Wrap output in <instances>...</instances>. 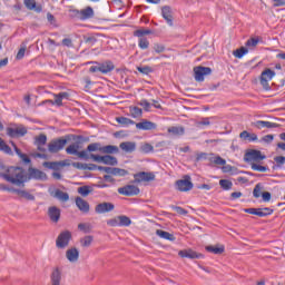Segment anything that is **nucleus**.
<instances>
[{
	"instance_id": "13d9d810",
	"label": "nucleus",
	"mask_w": 285,
	"mask_h": 285,
	"mask_svg": "<svg viewBox=\"0 0 285 285\" xmlns=\"http://www.w3.org/2000/svg\"><path fill=\"white\" fill-rule=\"evenodd\" d=\"M47 20L51 26L57 28V20L55 19V16L52 13H47Z\"/></svg>"
},
{
	"instance_id": "ddd939ff",
	"label": "nucleus",
	"mask_w": 285,
	"mask_h": 285,
	"mask_svg": "<svg viewBox=\"0 0 285 285\" xmlns=\"http://www.w3.org/2000/svg\"><path fill=\"white\" fill-rule=\"evenodd\" d=\"M161 17L165 19L166 23L169 24L170 27L175 26L173 22V8L169 6H164L161 8Z\"/></svg>"
},
{
	"instance_id": "c756f323",
	"label": "nucleus",
	"mask_w": 285,
	"mask_h": 285,
	"mask_svg": "<svg viewBox=\"0 0 285 285\" xmlns=\"http://www.w3.org/2000/svg\"><path fill=\"white\" fill-rule=\"evenodd\" d=\"M117 124H120L124 128H128V126H135V120L127 117H117Z\"/></svg>"
},
{
	"instance_id": "ea45409f",
	"label": "nucleus",
	"mask_w": 285,
	"mask_h": 285,
	"mask_svg": "<svg viewBox=\"0 0 285 285\" xmlns=\"http://www.w3.org/2000/svg\"><path fill=\"white\" fill-rule=\"evenodd\" d=\"M233 55L234 57H236V59H242L244 55H248V49H246L245 47H242L239 49L234 50Z\"/></svg>"
},
{
	"instance_id": "37998d69",
	"label": "nucleus",
	"mask_w": 285,
	"mask_h": 285,
	"mask_svg": "<svg viewBox=\"0 0 285 285\" xmlns=\"http://www.w3.org/2000/svg\"><path fill=\"white\" fill-rule=\"evenodd\" d=\"M219 186L223 188V190H230V188H233V181L228 179H220Z\"/></svg>"
},
{
	"instance_id": "bb28decb",
	"label": "nucleus",
	"mask_w": 285,
	"mask_h": 285,
	"mask_svg": "<svg viewBox=\"0 0 285 285\" xmlns=\"http://www.w3.org/2000/svg\"><path fill=\"white\" fill-rule=\"evenodd\" d=\"M11 146L14 149V153L18 155V157H20V159L24 163V164H30V157H28V155L21 153V149H19V147H17V145L11 141Z\"/></svg>"
},
{
	"instance_id": "5701e85b",
	"label": "nucleus",
	"mask_w": 285,
	"mask_h": 285,
	"mask_svg": "<svg viewBox=\"0 0 285 285\" xmlns=\"http://www.w3.org/2000/svg\"><path fill=\"white\" fill-rule=\"evenodd\" d=\"M51 197L59 199V202H68V199H70L68 193L61 191V189H55L53 191H51Z\"/></svg>"
},
{
	"instance_id": "e433bc0d",
	"label": "nucleus",
	"mask_w": 285,
	"mask_h": 285,
	"mask_svg": "<svg viewBox=\"0 0 285 285\" xmlns=\"http://www.w3.org/2000/svg\"><path fill=\"white\" fill-rule=\"evenodd\" d=\"M129 112L134 119H137L144 115V111L139 107H130Z\"/></svg>"
},
{
	"instance_id": "49530a36",
	"label": "nucleus",
	"mask_w": 285,
	"mask_h": 285,
	"mask_svg": "<svg viewBox=\"0 0 285 285\" xmlns=\"http://www.w3.org/2000/svg\"><path fill=\"white\" fill-rule=\"evenodd\" d=\"M79 195L82 197H88L90 195V188L88 186H82L78 188Z\"/></svg>"
},
{
	"instance_id": "338daca9",
	"label": "nucleus",
	"mask_w": 285,
	"mask_h": 285,
	"mask_svg": "<svg viewBox=\"0 0 285 285\" xmlns=\"http://www.w3.org/2000/svg\"><path fill=\"white\" fill-rule=\"evenodd\" d=\"M7 135H8L9 137H18V136H17V128H11V127H9V128L7 129Z\"/></svg>"
},
{
	"instance_id": "6e6552de",
	"label": "nucleus",
	"mask_w": 285,
	"mask_h": 285,
	"mask_svg": "<svg viewBox=\"0 0 285 285\" xmlns=\"http://www.w3.org/2000/svg\"><path fill=\"white\" fill-rule=\"evenodd\" d=\"M135 184H142L144 181H155V173L140 171L134 175Z\"/></svg>"
},
{
	"instance_id": "c85d7f7f",
	"label": "nucleus",
	"mask_w": 285,
	"mask_h": 285,
	"mask_svg": "<svg viewBox=\"0 0 285 285\" xmlns=\"http://www.w3.org/2000/svg\"><path fill=\"white\" fill-rule=\"evenodd\" d=\"M156 235L158 237H160L161 239H167V242H175V235L168 233V232H165V230H161V229H157L156 230Z\"/></svg>"
},
{
	"instance_id": "2eb2a0df",
	"label": "nucleus",
	"mask_w": 285,
	"mask_h": 285,
	"mask_svg": "<svg viewBox=\"0 0 285 285\" xmlns=\"http://www.w3.org/2000/svg\"><path fill=\"white\" fill-rule=\"evenodd\" d=\"M273 77H275V71L272 69H265L262 75H261V83L263 85L264 88L268 86V81L273 80Z\"/></svg>"
},
{
	"instance_id": "6ab92c4d",
	"label": "nucleus",
	"mask_w": 285,
	"mask_h": 285,
	"mask_svg": "<svg viewBox=\"0 0 285 285\" xmlns=\"http://www.w3.org/2000/svg\"><path fill=\"white\" fill-rule=\"evenodd\" d=\"M63 166H70V164L66 163V160L43 163V167L49 168L50 170H59L60 168H63Z\"/></svg>"
},
{
	"instance_id": "864d4df0",
	"label": "nucleus",
	"mask_w": 285,
	"mask_h": 285,
	"mask_svg": "<svg viewBox=\"0 0 285 285\" xmlns=\"http://www.w3.org/2000/svg\"><path fill=\"white\" fill-rule=\"evenodd\" d=\"M120 217V226H130L132 224V220H130V217L128 216H119Z\"/></svg>"
},
{
	"instance_id": "412c9836",
	"label": "nucleus",
	"mask_w": 285,
	"mask_h": 285,
	"mask_svg": "<svg viewBox=\"0 0 285 285\" xmlns=\"http://www.w3.org/2000/svg\"><path fill=\"white\" fill-rule=\"evenodd\" d=\"M179 257H187L188 259H200L202 254L193 249H184L178 253Z\"/></svg>"
},
{
	"instance_id": "7c9ffc66",
	"label": "nucleus",
	"mask_w": 285,
	"mask_h": 285,
	"mask_svg": "<svg viewBox=\"0 0 285 285\" xmlns=\"http://www.w3.org/2000/svg\"><path fill=\"white\" fill-rule=\"evenodd\" d=\"M101 153H105L106 155H115L119 153V147L115 145H107L101 148Z\"/></svg>"
},
{
	"instance_id": "f3484780",
	"label": "nucleus",
	"mask_w": 285,
	"mask_h": 285,
	"mask_svg": "<svg viewBox=\"0 0 285 285\" xmlns=\"http://www.w3.org/2000/svg\"><path fill=\"white\" fill-rule=\"evenodd\" d=\"M136 128L138 130H156L157 124H155L150 120L144 119L142 121L136 124Z\"/></svg>"
},
{
	"instance_id": "0eeeda50",
	"label": "nucleus",
	"mask_w": 285,
	"mask_h": 285,
	"mask_svg": "<svg viewBox=\"0 0 285 285\" xmlns=\"http://www.w3.org/2000/svg\"><path fill=\"white\" fill-rule=\"evenodd\" d=\"M73 17H77L80 21H87V19L95 17V10L91 7H87L82 10H73Z\"/></svg>"
},
{
	"instance_id": "bf43d9fd",
	"label": "nucleus",
	"mask_w": 285,
	"mask_h": 285,
	"mask_svg": "<svg viewBox=\"0 0 285 285\" xmlns=\"http://www.w3.org/2000/svg\"><path fill=\"white\" fill-rule=\"evenodd\" d=\"M78 228L79 230H82V233H90V225L88 224L81 223L78 225Z\"/></svg>"
},
{
	"instance_id": "4d7b16f0",
	"label": "nucleus",
	"mask_w": 285,
	"mask_h": 285,
	"mask_svg": "<svg viewBox=\"0 0 285 285\" xmlns=\"http://www.w3.org/2000/svg\"><path fill=\"white\" fill-rule=\"evenodd\" d=\"M139 106H141L144 108V110H146L147 112L151 108L150 102H148V100H146V99L140 100Z\"/></svg>"
},
{
	"instance_id": "39448f33",
	"label": "nucleus",
	"mask_w": 285,
	"mask_h": 285,
	"mask_svg": "<svg viewBox=\"0 0 285 285\" xmlns=\"http://www.w3.org/2000/svg\"><path fill=\"white\" fill-rule=\"evenodd\" d=\"M70 239H72V233L69 230L60 233L56 239L57 248H66L70 244Z\"/></svg>"
},
{
	"instance_id": "9d476101",
	"label": "nucleus",
	"mask_w": 285,
	"mask_h": 285,
	"mask_svg": "<svg viewBox=\"0 0 285 285\" xmlns=\"http://www.w3.org/2000/svg\"><path fill=\"white\" fill-rule=\"evenodd\" d=\"M118 193L119 195H125L126 197H132L134 195H139V187L135 185H127L118 188Z\"/></svg>"
},
{
	"instance_id": "c03bdc74",
	"label": "nucleus",
	"mask_w": 285,
	"mask_h": 285,
	"mask_svg": "<svg viewBox=\"0 0 285 285\" xmlns=\"http://www.w3.org/2000/svg\"><path fill=\"white\" fill-rule=\"evenodd\" d=\"M252 170H256L257 173H266L268 171V167L258 165L257 163L250 165Z\"/></svg>"
},
{
	"instance_id": "3c124183",
	"label": "nucleus",
	"mask_w": 285,
	"mask_h": 285,
	"mask_svg": "<svg viewBox=\"0 0 285 285\" xmlns=\"http://www.w3.org/2000/svg\"><path fill=\"white\" fill-rule=\"evenodd\" d=\"M257 43H259V38H252L246 41L247 48H255L257 47Z\"/></svg>"
},
{
	"instance_id": "a211bd4d",
	"label": "nucleus",
	"mask_w": 285,
	"mask_h": 285,
	"mask_svg": "<svg viewBox=\"0 0 285 285\" xmlns=\"http://www.w3.org/2000/svg\"><path fill=\"white\" fill-rule=\"evenodd\" d=\"M48 141V137L46 134H40L35 138V146H37L40 153H46V148L43 147Z\"/></svg>"
},
{
	"instance_id": "6e6d98bb",
	"label": "nucleus",
	"mask_w": 285,
	"mask_h": 285,
	"mask_svg": "<svg viewBox=\"0 0 285 285\" xmlns=\"http://www.w3.org/2000/svg\"><path fill=\"white\" fill-rule=\"evenodd\" d=\"M66 97H68V94H59V96H57L55 99V104H57V106H61V101L62 99H66Z\"/></svg>"
},
{
	"instance_id": "de8ad7c7",
	"label": "nucleus",
	"mask_w": 285,
	"mask_h": 285,
	"mask_svg": "<svg viewBox=\"0 0 285 285\" xmlns=\"http://www.w3.org/2000/svg\"><path fill=\"white\" fill-rule=\"evenodd\" d=\"M108 226H112V227H117V226H121V223H120V217L117 216L115 218H111L107 222Z\"/></svg>"
},
{
	"instance_id": "680f3d73",
	"label": "nucleus",
	"mask_w": 285,
	"mask_h": 285,
	"mask_svg": "<svg viewBox=\"0 0 285 285\" xmlns=\"http://www.w3.org/2000/svg\"><path fill=\"white\" fill-rule=\"evenodd\" d=\"M273 139H275V136L266 135L261 139V141H264L265 144H272Z\"/></svg>"
},
{
	"instance_id": "c9c22d12",
	"label": "nucleus",
	"mask_w": 285,
	"mask_h": 285,
	"mask_svg": "<svg viewBox=\"0 0 285 285\" xmlns=\"http://www.w3.org/2000/svg\"><path fill=\"white\" fill-rule=\"evenodd\" d=\"M206 252L213 253L214 255H222V253H224V246L216 247V246L209 245V246H206Z\"/></svg>"
},
{
	"instance_id": "58836bf2",
	"label": "nucleus",
	"mask_w": 285,
	"mask_h": 285,
	"mask_svg": "<svg viewBox=\"0 0 285 285\" xmlns=\"http://www.w3.org/2000/svg\"><path fill=\"white\" fill-rule=\"evenodd\" d=\"M257 217H268V215H273V209L265 207V208H258L257 210Z\"/></svg>"
},
{
	"instance_id": "2f4dec72",
	"label": "nucleus",
	"mask_w": 285,
	"mask_h": 285,
	"mask_svg": "<svg viewBox=\"0 0 285 285\" xmlns=\"http://www.w3.org/2000/svg\"><path fill=\"white\" fill-rule=\"evenodd\" d=\"M51 284L59 285L61 284V272L59 268H56L51 274Z\"/></svg>"
},
{
	"instance_id": "b1692460",
	"label": "nucleus",
	"mask_w": 285,
	"mask_h": 285,
	"mask_svg": "<svg viewBox=\"0 0 285 285\" xmlns=\"http://www.w3.org/2000/svg\"><path fill=\"white\" fill-rule=\"evenodd\" d=\"M48 215H49L51 222L57 224V222H59V219L61 217V210L57 207H50L48 210Z\"/></svg>"
},
{
	"instance_id": "423d86ee",
	"label": "nucleus",
	"mask_w": 285,
	"mask_h": 285,
	"mask_svg": "<svg viewBox=\"0 0 285 285\" xmlns=\"http://www.w3.org/2000/svg\"><path fill=\"white\" fill-rule=\"evenodd\" d=\"M66 144H68V140L66 138L53 139L49 142L48 150L52 154L59 153V150H63Z\"/></svg>"
},
{
	"instance_id": "dca6fc26",
	"label": "nucleus",
	"mask_w": 285,
	"mask_h": 285,
	"mask_svg": "<svg viewBox=\"0 0 285 285\" xmlns=\"http://www.w3.org/2000/svg\"><path fill=\"white\" fill-rule=\"evenodd\" d=\"M46 177H47L46 173H43L37 168L29 167L27 180L28 179H46Z\"/></svg>"
},
{
	"instance_id": "5fc2aeb1",
	"label": "nucleus",
	"mask_w": 285,
	"mask_h": 285,
	"mask_svg": "<svg viewBox=\"0 0 285 285\" xmlns=\"http://www.w3.org/2000/svg\"><path fill=\"white\" fill-rule=\"evenodd\" d=\"M16 132L18 137H23L24 135H28V129H26V127H17Z\"/></svg>"
},
{
	"instance_id": "79ce46f5",
	"label": "nucleus",
	"mask_w": 285,
	"mask_h": 285,
	"mask_svg": "<svg viewBox=\"0 0 285 285\" xmlns=\"http://www.w3.org/2000/svg\"><path fill=\"white\" fill-rule=\"evenodd\" d=\"M101 148H102L101 144L92 142L88 145L87 150L88 153H97V151L101 153Z\"/></svg>"
},
{
	"instance_id": "473e14b6",
	"label": "nucleus",
	"mask_w": 285,
	"mask_h": 285,
	"mask_svg": "<svg viewBox=\"0 0 285 285\" xmlns=\"http://www.w3.org/2000/svg\"><path fill=\"white\" fill-rule=\"evenodd\" d=\"M169 135H173L174 137H181L184 132H186V129L184 127H169L168 128Z\"/></svg>"
},
{
	"instance_id": "4c0bfd02",
	"label": "nucleus",
	"mask_w": 285,
	"mask_h": 285,
	"mask_svg": "<svg viewBox=\"0 0 285 285\" xmlns=\"http://www.w3.org/2000/svg\"><path fill=\"white\" fill-rule=\"evenodd\" d=\"M138 47L140 50H148V48H150V41H148V38H139Z\"/></svg>"
},
{
	"instance_id": "4468645a",
	"label": "nucleus",
	"mask_w": 285,
	"mask_h": 285,
	"mask_svg": "<svg viewBox=\"0 0 285 285\" xmlns=\"http://www.w3.org/2000/svg\"><path fill=\"white\" fill-rule=\"evenodd\" d=\"M76 206L78 210L83 213V215H88L90 213V204L81 197L76 198Z\"/></svg>"
},
{
	"instance_id": "a878e982",
	"label": "nucleus",
	"mask_w": 285,
	"mask_h": 285,
	"mask_svg": "<svg viewBox=\"0 0 285 285\" xmlns=\"http://www.w3.org/2000/svg\"><path fill=\"white\" fill-rule=\"evenodd\" d=\"M254 126L259 130H262V128H277V124L266 120H257L256 122H254Z\"/></svg>"
},
{
	"instance_id": "8fccbe9b",
	"label": "nucleus",
	"mask_w": 285,
	"mask_h": 285,
	"mask_svg": "<svg viewBox=\"0 0 285 285\" xmlns=\"http://www.w3.org/2000/svg\"><path fill=\"white\" fill-rule=\"evenodd\" d=\"M138 72H141V75H150L153 72V68L148 66L137 67Z\"/></svg>"
},
{
	"instance_id": "e2e57ef3",
	"label": "nucleus",
	"mask_w": 285,
	"mask_h": 285,
	"mask_svg": "<svg viewBox=\"0 0 285 285\" xmlns=\"http://www.w3.org/2000/svg\"><path fill=\"white\" fill-rule=\"evenodd\" d=\"M141 150H142V153H153L154 148H153V145L145 144V145H142Z\"/></svg>"
},
{
	"instance_id": "4be33fe9",
	"label": "nucleus",
	"mask_w": 285,
	"mask_h": 285,
	"mask_svg": "<svg viewBox=\"0 0 285 285\" xmlns=\"http://www.w3.org/2000/svg\"><path fill=\"white\" fill-rule=\"evenodd\" d=\"M119 148L122 149L124 153H135V150H137V144L132 141H125L119 145Z\"/></svg>"
},
{
	"instance_id": "a18cd8bd",
	"label": "nucleus",
	"mask_w": 285,
	"mask_h": 285,
	"mask_svg": "<svg viewBox=\"0 0 285 285\" xmlns=\"http://www.w3.org/2000/svg\"><path fill=\"white\" fill-rule=\"evenodd\" d=\"M112 175L118 176V177H126V175H128V171L126 169H120V168L114 167Z\"/></svg>"
},
{
	"instance_id": "1a4fd4ad",
	"label": "nucleus",
	"mask_w": 285,
	"mask_h": 285,
	"mask_svg": "<svg viewBox=\"0 0 285 285\" xmlns=\"http://www.w3.org/2000/svg\"><path fill=\"white\" fill-rule=\"evenodd\" d=\"M176 189L180 193H188V190H193V181H190V177L187 176L185 179L177 180Z\"/></svg>"
},
{
	"instance_id": "0e129e2a",
	"label": "nucleus",
	"mask_w": 285,
	"mask_h": 285,
	"mask_svg": "<svg viewBox=\"0 0 285 285\" xmlns=\"http://www.w3.org/2000/svg\"><path fill=\"white\" fill-rule=\"evenodd\" d=\"M154 50L155 52H157L158 55L164 52V50H166V47H164L163 45H154Z\"/></svg>"
},
{
	"instance_id": "7ed1b4c3",
	"label": "nucleus",
	"mask_w": 285,
	"mask_h": 285,
	"mask_svg": "<svg viewBox=\"0 0 285 285\" xmlns=\"http://www.w3.org/2000/svg\"><path fill=\"white\" fill-rule=\"evenodd\" d=\"M115 70V65L111 61H106L97 66H91L89 72H101L102 75H108Z\"/></svg>"
},
{
	"instance_id": "cd10ccee",
	"label": "nucleus",
	"mask_w": 285,
	"mask_h": 285,
	"mask_svg": "<svg viewBox=\"0 0 285 285\" xmlns=\"http://www.w3.org/2000/svg\"><path fill=\"white\" fill-rule=\"evenodd\" d=\"M24 6L28 10H35L36 12H41L43 9L41 6H37L35 0H24Z\"/></svg>"
},
{
	"instance_id": "393cba45",
	"label": "nucleus",
	"mask_w": 285,
	"mask_h": 285,
	"mask_svg": "<svg viewBox=\"0 0 285 285\" xmlns=\"http://www.w3.org/2000/svg\"><path fill=\"white\" fill-rule=\"evenodd\" d=\"M73 168H78L79 170H97L99 168L95 164H83V163H73L72 164Z\"/></svg>"
},
{
	"instance_id": "72a5a7b5",
	"label": "nucleus",
	"mask_w": 285,
	"mask_h": 285,
	"mask_svg": "<svg viewBox=\"0 0 285 285\" xmlns=\"http://www.w3.org/2000/svg\"><path fill=\"white\" fill-rule=\"evenodd\" d=\"M0 151L4 153V155H12V148L6 144V140L0 137Z\"/></svg>"
},
{
	"instance_id": "f8f14e48",
	"label": "nucleus",
	"mask_w": 285,
	"mask_h": 285,
	"mask_svg": "<svg viewBox=\"0 0 285 285\" xmlns=\"http://www.w3.org/2000/svg\"><path fill=\"white\" fill-rule=\"evenodd\" d=\"M115 210V205L112 203H100L95 207V212L98 215H104V213H111Z\"/></svg>"
},
{
	"instance_id": "09e8293b",
	"label": "nucleus",
	"mask_w": 285,
	"mask_h": 285,
	"mask_svg": "<svg viewBox=\"0 0 285 285\" xmlns=\"http://www.w3.org/2000/svg\"><path fill=\"white\" fill-rule=\"evenodd\" d=\"M263 193H262V185L257 184L253 190V196L256 199H259V197H262Z\"/></svg>"
},
{
	"instance_id": "69168bd1",
	"label": "nucleus",
	"mask_w": 285,
	"mask_h": 285,
	"mask_svg": "<svg viewBox=\"0 0 285 285\" xmlns=\"http://www.w3.org/2000/svg\"><path fill=\"white\" fill-rule=\"evenodd\" d=\"M78 156L81 158V159H86L88 161V159H92L90 157V155H88V151L86 150H82V151H79Z\"/></svg>"
},
{
	"instance_id": "a19ab883",
	"label": "nucleus",
	"mask_w": 285,
	"mask_h": 285,
	"mask_svg": "<svg viewBox=\"0 0 285 285\" xmlns=\"http://www.w3.org/2000/svg\"><path fill=\"white\" fill-rule=\"evenodd\" d=\"M145 35H153V30H150V29H138L134 32V37H138V39L144 38Z\"/></svg>"
},
{
	"instance_id": "f704fd0d",
	"label": "nucleus",
	"mask_w": 285,
	"mask_h": 285,
	"mask_svg": "<svg viewBox=\"0 0 285 285\" xmlns=\"http://www.w3.org/2000/svg\"><path fill=\"white\" fill-rule=\"evenodd\" d=\"M94 240L95 238L92 236H85L80 238V246H82L83 248H88L92 245Z\"/></svg>"
},
{
	"instance_id": "052dcab7",
	"label": "nucleus",
	"mask_w": 285,
	"mask_h": 285,
	"mask_svg": "<svg viewBox=\"0 0 285 285\" xmlns=\"http://www.w3.org/2000/svg\"><path fill=\"white\" fill-rule=\"evenodd\" d=\"M173 210H175L176 213H178V215H188V212L179 206H174Z\"/></svg>"
},
{
	"instance_id": "9b49d317",
	"label": "nucleus",
	"mask_w": 285,
	"mask_h": 285,
	"mask_svg": "<svg viewBox=\"0 0 285 285\" xmlns=\"http://www.w3.org/2000/svg\"><path fill=\"white\" fill-rule=\"evenodd\" d=\"M213 72L209 67H195L194 76L196 81H204V77Z\"/></svg>"
},
{
	"instance_id": "f257e3e1",
	"label": "nucleus",
	"mask_w": 285,
	"mask_h": 285,
	"mask_svg": "<svg viewBox=\"0 0 285 285\" xmlns=\"http://www.w3.org/2000/svg\"><path fill=\"white\" fill-rule=\"evenodd\" d=\"M0 177L14 186H21L28 181V175L21 167H9L6 173H0Z\"/></svg>"
},
{
	"instance_id": "774afa93",
	"label": "nucleus",
	"mask_w": 285,
	"mask_h": 285,
	"mask_svg": "<svg viewBox=\"0 0 285 285\" xmlns=\"http://www.w3.org/2000/svg\"><path fill=\"white\" fill-rule=\"evenodd\" d=\"M274 160L276 161V164H278L279 166L285 164V157L284 156H277L274 158Z\"/></svg>"
},
{
	"instance_id": "aec40b11",
	"label": "nucleus",
	"mask_w": 285,
	"mask_h": 285,
	"mask_svg": "<svg viewBox=\"0 0 285 285\" xmlns=\"http://www.w3.org/2000/svg\"><path fill=\"white\" fill-rule=\"evenodd\" d=\"M9 193H16V195L18 197H22L23 199H27L28 202H35V195L28 193L27 190L11 188V189H9Z\"/></svg>"
},
{
	"instance_id": "f03ea898",
	"label": "nucleus",
	"mask_w": 285,
	"mask_h": 285,
	"mask_svg": "<svg viewBox=\"0 0 285 285\" xmlns=\"http://www.w3.org/2000/svg\"><path fill=\"white\" fill-rule=\"evenodd\" d=\"M244 159L247 164L253 166V164H259L261 161H264V159H266V155L262 154V151L257 149H250L246 151Z\"/></svg>"
},
{
	"instance_id": "20e7f679",
	"label": "nucleus",
	"mask_w": 285,
	"mask_h": 285,
	"mask_svg": "<svg viewBox=\"0 0 285 285\" xmlns=\"http://www.w3.org/2000/svg\"><path fill=\"white\" fill-rule=\"evenodd\" d=\"M90 158L94 161H97V164H106L107 166H117V158L110 155L99 156V155L90 154Z\"/></svg>"
},
{
	"instance_id": "603ef678",
	"label": "nucleus",
	"mask_w": 285,
	"mask_h": 285,
	"mask_svg": "<svg viewBox=\"0 0 285 285\" xmlns=\"http://www.w3.org/2000/svg\"><path fill=\"white\" fill-rule=\"evenodd\" d=\"M212 161L217 166H226V159L222 158L220 156L214 157Z\"/></svg>"
}]
</instances>
